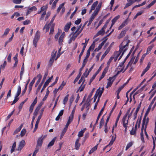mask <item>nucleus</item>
I'll return each instance as SVG.
<instances>
[{"label":"nucleus","instance_id":"20e7f679","mask_svg":"<svg viewBox=\"0 0 156 156\" xmlns=\"http://www.w3.org/2000/svg\"><path fill=\"white\" fill-rule=\"evenodd\" d=\"M79 28H77L76 30V27H72L71 30L72 32L70 34L69 39V43L70 44L72 41H74L76 37L80 33L78 30H79Z\"/></svg>","mask_w":156,"mask_h":156},{"label":"nucleus","instance_id":"f257e3e1","mask_svg":"<svg viewBox=\"0 0 156 156\" xmlns=\"http://www.w3.org/2000/svg\"><path fill=\"white\" fill-rule=\"evenodd\" d=\"M98 1H96L92 4L91 6L90 9L89 11V13H91L93 10H94V11L89 19V23L87 24L88 26L91 24L93 20L98 15L101 9L102 2H101L98 4Z\"/></svg>","mask_w":156,"mask_h":156},{"label":"nucleus","instance_id":"6e6552de","mask_svg":"<svg viewBox=\"0 0 156 156\" xmlns=\"http://www.w3.org/2000/svg\"><path fill=\"white\" fill-rule=\"evenodd\" d=\"M116 75H115L112 77H110L108 79V82L107 83L106 88H108L109 87H110L112 86L113 81L116 78Z\"/></svg>","mask_w":156,"mask_h":156},{"label":"nucleus","instance_id":"3c124183","mask_svg":"<svg viewBox=\"0 0 156 156\" xmlns=\"http://www.w3.org/2000/svg\"><path fill=\"white\" fill-rule=\"evenodd\" d=\"M49 91L48 90H47V91L46 92V94H45V96L42 99V100L43 101H44L45 100H46V99L47 98L49 94Z\"/></svg>","mask_w":156,"mask_h":156},{"label":"nucleus","instance_id":"37998d69","mask_svg":"<svg viewBox=\"0 0 156 156\" xmlns=\"http://www.w3.org/2000/svg\"><path fill=\"white\" fill-rule=\"evenodd\" d=\"M88 69H87L85 72L83 74L82 76H83V77L84 78V77H87L88 75H89V72L88 71H87Z\"/></svg>","mask_w":156,"mask_h":156},{"label":"nucleus","instance_id":"a19ab883","mask_svg":"<svg viewBox=\"0 0 156 156\" xmlns=\"http://www.w3.org/2000/svg\"><path fill=\"white\" fill-rule=\"evenodd\" d=\"M26 133V130L25 129H23L20 132V136L21 137L23 136Z\"/></svg>","mask_w":156,"mask_h":156},{"label":"nucleus","instance_id":"7c9ffc66","mask_svg":"<svg viewBox=\"0 0 156 156\" xmlns=\"http://www.w3.org/2000/svg\"><path fill=\"white\" fill-rule=\"evenodd\" d=\"M98 145V144L95 146L94 147H93L89 152V154H91L94 151H96L97 149Z\"/></svg>","mask_w":156,"mask_h":156},{"label":"nucleus","instance_id":"f03ea898","mask_svg":"<svg viewBox=\"0 0 156 156\" xmlns=\"http://www.w3.org/2000/svg\"><path fill=\"white\" fill-rule=\"evenodd\" d=\"M148 123V119H144L143 120V123L142 125V127L141 128V131L140 133V138L141 140H142L143 143H144V133L143 131H144L145 133L146 136L147 138L148 139V136L146 132V128L147 124Z\"/></svg>","mask_w":156,"mask_h":156},{"label":"nucleus","instance_id":"423d86ee","mask_svg":"<svg viewBox=\"0 0 156 156\" xmlns=\"http://www.w3.org/2000/svg\"><path fill=\"white\" fill-rule=\"evenodd\" d=\"M125 60L121 62L119 64V65L118 66L117 69V72L116 75L119 74L120 73L122 72L123 73L125 71V70H124V63L125 62Z\"/></svg>","mask_w":156,"mask_h":156},{"label":"nucleus","instance_id":"4468645a","mask_svg":"<svg viewBox=\"0 0 156 156\" xmlns=\"http://www.w3.org/2000/svg\"><path fill=\"white\" fill-rule=\"evenodd\" d=\"M128 23V20L126 19L122 23L121 25L118 27V30H119L126 26Z\"/></svg>","mask_w":156,"mask_h":156},{"label":"nucleus","instance_id":"473e14b6","mask_svg":"<svg viewBox=\"0 0 156 156\" xmlns=\"http://www.w3.org/2000/svg\"><path fill=\"white\" fill-rule=\"evenodd\" d=\"M21 92V88L20 85L19 86L17 87V90L16 95L19 96Z\"/></svg>","mask_w":156,"mask_h":156},{"label":"nucleus","instance_id":"39448f33","mask_svg":"<svg viewBox=\"0 0 156 156\" xmlns=\"http://www.w3.org/2000/svg\"><path fill=\"white\" fill-rule=\"evenodd\" d=\"M40 33L39 31L37 30L35 34L33 40V44L35 48H36L37 47V43L40 38Z\"/></svg>","mask_w":156,"mask_h":156},{"label":"nucleus","instance_id":"dca6fc26","mask_svg":"<svg viewBox=\"0 0 156 156\" xmlns=\"http://www.w3.org/2000/svg\"><path fill=\"white\" fill-rule=\"evenodd\" d=\"M80 138H78L76 140L75 144V149L78 150L79 149L80 144L79 143Z\"/></svg>","mask_w":156,"mask_h":156},{"label":"nucleus","instance_id":"6ab92c4d","mask_svg":"<svg viewBox=\"0 0 156 156\" xmlns=\"http://www.w3.org/2000/svg\"><path fill=\"white\" fill-rule=\"evenodd\" d=\"M65 36V33H63L60 36L58 39V42L60 45L62 44V42L63 41V38Z\"/></svg>","mask_w":156,"mask_h":156},{"label":"nucleus","instance_id":"e433bc0d","mask_svg":"<svg viewBox=\"0 0 156 156\" xmlns=\"http://www.w3.org/2000/svg\"><path fill=\"white\" fill-rule=\"evenodd\" d=\"M104 119L103 117L101 119L100 123L99 128L101 129L102 127V126L104 124Z\"/></svg>","mask_w":156,"mask_h":156},{"label":"nucleus","instance_id":"864d4df0","mask_svg":"<svg viewBox=\"0 0 156 156\" xmlns=\"http://www.w3.org/2000/svg\"><path fill=\"white\" fill-rule=\"evenodd\" d=\"M14 111V110L11 113H10V114H9L8 115V116H7V117L6 118V121H7L8 119H9L10 118V117H11V115L13 114Z\"/></svg>","mask_w":156,"mask_h":156},{"label":"nucleus","instance_id":"c85d7f7f","mask_svg":"<svg viewBox=\"0 0 156 156\" xmlns=\"http://www.w3.org/2000/svg\"><path fill=\"white\" fill-rule=\"evenodd\" d=\"M126 32V31L125 30H122L120 34L118 36V37L119 38H120L123 37L125 36Z\"/></svg>","mask_w":156,"mask_h":156},{"label":"nucleus","instance_id":"8fccbe9b","mask_svg":"<svg viewBox=\"0 0 156 156\" xmlns=\"http://www.w3.org/2000/svg\"><path fill=\"white\" fill-rule=\"evenodd\" d=\"M66 130H67L64 129L62 131V133L61 134L60 138V139H61L62 138V137L64 135L66 131Z\"/></svg>","mask_w":156,"mask_h":156},{"label":"nucleus","instance_id":"69168bd1","mask_svg":"<svg viewBox=\"0 0 156 156\" xmlns=\"http://www.w3.org/2000/svg\"><path fill=\"white\" fill-rule=\"evenodd\" d=\"M81 19H78L77 20H76L75 22V23L76 24L78 25L80 24V23L81 22Z\"/></svg>","mask_w":156,"mask_h":156},{"label":"nucleus","instance_id":"2f4dec72","mask_svg":"<svg viewBox=\"0 0 156 156\" xmlns=\"http://www.w3.org/2000/svg\"><path fill=\"white\" fill-rule=\"evenodd\" d=\"M23 127V125L21 124L17 129L14 131L13 133V134L15 135L18 132H19L21 129Z\"/></svg>","mask_w":156,"mask_h":156},{"label":"nucleus","instance_id":"79ce46f5","mask_svg":"<svg viewBox=\"0 0 156 156\" xmlns=\"http://www.w3.org/2000/svg\"><path fill=\"white\" fill-rule=\"evenodd\" d=\"M69 95H67L65 97L64 99L63 100V103L64 105H65L68 101Z\"/></svg>","mask_w":156,"mask_h":156},{"label":"nucleus","instance_id":"f8f14e48","mask_svg":"<svg viewBox=\"0 0 156 156\" xmlns=\"http://www.w3.org/2000/svg\"><path fill=\"white\" fill-rule=\"evenodd\" d=\"M128 119H127V118H126V116H125L123 117L122 119V122L124 127L127 126Z\"/></svg>","mask_w":156,"mask_h":156},{"label":"nucleus","instance_id":"774afa93","mask_svg":"<svg viewBox=\"0 0 156 156\" xmlns=\"http://www.w3.org/2000/svg\"><path fill=\"white\" fill-rule=\"evenodd\" d=\"M30 21L29 20H26L25 21H23V25H27L28 24H29L30 23Z\"/></svg>","mask_w":156,"mask_h":156},{"label":"nucleus","instance_id":"f3484780","mask_svg":"<svg viewBox=\"0 0 156 156\" xmlns=\"http://www.w3.org/2000/svg\"><path fill=\"white\" fill-rule=\"evenodd\" d=\"M71 25V22L67 23L64 27V31L66 32H68L69 30V29L70 28Z\"/></svg>","mask_w":156,"mask_h":156},{"label":"nucleus","instance_id":"a878e982","mask_svg":"<svg viewBox=\"0 0 156 156\" xmlns=\"http://www.w3.org/2000/svg\"><path fill=\"white\" fill-rule=\"evenodd\" d=\"M56 137H54L53 139L51 140V141L49 143V144L48 145V147H49L52 146L55 142L56 140Z\"/></svg>","mask_w":156,"mask_h":156},{"label":"nucleus","instance_id":"cd10ccee","mask_svg":"<svg viewBox=\"0 0 156 156\" xmlns=\"http://www.w3.org/2000/svg\"><path fill=\"white\" fill-rule=\"evenodd\" d=\"M120 17V16L118 15L115 17L112 20V24L111 27L115 23L117 20Z\"/></svg>","mask_w":156,"mask_h":156},{"label":"nucleus","instance_id":"c9c22d12","mask_svg":"<svg viewBox=\"0 0 156 156\" xmlns=\"http://www.w3.org/2000/svg\"><path fill=\"white\" fill-rule=\"evenodd\" d=\"M55 26V24H52L51 25V27L50 28V31L49 33L50 34H53L54 31V27Z\"/></svg>","mask_w":156,"mask_h":156},{"label":"nucleus","instance_id":"338daca9","mask_svg":"<svg viewBox=\"0 0 156 156\" xmlns=\"http://www.w3.org/2000/svg\"><path fill=\"white\" fill-rule=\"evenodd\" d=\"M147 54V53L144 54L142 55V57H141L140 59V62H143V60L144 59V58L146 56V55Z\"/></svg>","mask_w":156,"mask_h":156},{"label":"nucleus","instance_id":"aec40b11","mask_svg":"<svg viewBox=\"0 0 156 156\" xmlns=\"http://www.w3.org/2000/svg\"><path fill=\"white\" fill-rule=\"evenodd\" d=\"M43 140V138L41 137L38 139L37 142V147L38 148V146L41 147L42 145Z\"/></svg>","mask_w":156,"mask_h":156},{"label":"nucleus","instance_id":"09e8293b","mask_svg":"<svg viewBox=\"0 0 156 156\" xmlns=\"http://www.w3.org/2000/svg\"><path fill=\"white\" fill-rule=\"evenodd\" d=\"M48 8V6L47 5L41 7V11H46Z\"/></svg>","mask_w":156,"mask_h":156},{"label":"nucleus","instance_id":"603ef678","mask_svg":"<svg viewBox=\"0 0 156 156\" xmlns=\"http://www.w3.org/2000/svg\"><path fill=\"white\" fill-rule=\"evenodd\" d=\"M73 118V116L70 115L69 117V119L68 120L67 122L70 123L72 121Z\"/></svg>","mask_w":156,"mask_h":156},{"label":"nucleus","instance_id":"f704fd0d","mask_svg":"<svg viewBox=\"0 0 156 156\" xmlns=\"http://www.w3.org/2000/svg\"><path fill=\"white\" fill-rule=\"evenodd\" d=\"M151 64V63L149 62L147 64V66L143 71L145 73H146L150 69Z\"/></svg>","mask_w":156,"mask_h":156},{"label":"nucleus","instance_id":"49530a36","mask_svg":"<svg viewBox=\"0 0 156 156\" xmlns=\"http://www.w3.org/2000/svg\"><path fill=\"white\" fill-rule=\"evenodd\" d=\"M84 50H85V49H84V48H83L81 52H80V54L79 55V62H80L81 56L83 55Z\"/></svg>","mask_w":156,"mask_h":156},{"label":"nucleus","instance_id":"0eeeda50","mask_svg":"<svg viewBox=\"0 0 156 156\" xmlns=\"http://www.w3.org/2000/svg\"><path fill=\"white\" fill-rule=\"evenodd\" d=\"M107 23H107L104 25L101 29L98 31V32L94 35V37H96L100 35H103L105 34V30L107 27Z\"/></svg>","mask_w":156,"mask_h":156},{"label":"nucleus","instance_id":"9d476101","mask_svg":"<svg viewBox=\"0 0 156 156\" xmlns=\"http://www.w3.org/2000/svg\"><path fill=\"white\" fill-rule=\"evenodd\" d=\"M140 124V121H137L136 124L135 126V128H133L130 131V134L131 135H134L136 134V130L137 129V126H138V127H139Z\"/></svg>","mask_w":156,"mask_h":156},{"label":"nucleus","instance_id":"e2e57ef3","mask_svg":"<svg viewBox=\"0 0 156 156\" xmlns=\"http://www.w3.org/2000/svg\"><path fill=\"white\" fill-rule=\"evenodd\" d=\"M108 69V66H107L104 69L102 73L105 75L106 73H107Z\"/></svg>","mask_w":156,"mask_h":156},{"label":"nucleus","instance_id":"ddd939ff","mask_svg":"<svg viewBox=\"0 0 156 156\" xmlns=\"http://www.w3.org/2000/svg\"><path fill=\"white\" fill-rule=\"evenodd\" d=\"M25 145V141L22 140L20 143L18 148V150L20 151Z\"/></svg>","mask_w":156,"mask_h":156},{"label":"nucleus","instance_id":"4be33fe9","mask_svg":"<svg viewBox=\"0 0 156 156\" xmlns=\"http://www.w3.org/2000/svg\"><path fill=\"white\" fill-rule=\"evenodd\" d=\"M152 105H150L149 106V107L148 108V109H147V111L145 113V115H144V118H143V119H148V121H149V119H148V117H147V115H148V113H149V112H150V111L151 109V107L152 106Z\"/></svg>","mask_w":156,"mask_h":156},{"label":"nucleus","instance_id":"de8ad7c7","mask_svg":"<svg viewBox=\"0 0 156 156\" xmlns=\"http://www.w3.org/2000/svg\"><path fill=\"white\" fill-rule=\"evenodd\" d=\"M56 53V51L55 50H53L51 53V57H53V58H55Z\"/></svg>","mask_w":156,"mask_h":156},{"label":"nucleus","instance_id":"5701e85b","mask_svg":"<svg viewBox=\"0 0 156 156\" xmlns=\"http://www.w3.org/2000/svg\"><path fill=\"white\" fill-rule=\"evenodd\" d=\"M103 93L102 91L101 90V89L99 88L97 90L95 95L96 96H98L99 98H100Z\"/></svg>","mask_w":156,"mask_h":156},{"label":"nucleus","instance_id":"a211bd4d","mask_svg":"<svg viewBox=\"0 0 156 156\" xmlns=\"http://www.w3.org/2000/svg\"><path fill=\"white\" fill-rule=\"evenodd\" d=\"M104 110V107H103L101 110L98 116L97 119L96 121V122H95V124L94 125V126H95L98 123V121L100 118V117L101 115L102 114V113Z\"/></svg>","mask_w":156,"mask_h":156},{"label":"nucleus","instance_id":"b1692460","mask_svg":"<svg viewBox=\"0 0 156 156\" xmlns=\"http://www.w3.org/2000/svg\"><path fill=\"white\" fill-rule=\"evenodd\" d=\"M89 22V21H86L84 23V24H83V25L82 26V27H81V26H82V24H80V26L78 27V28H79V30H78L80 33H81V32H82V31L83 30V29L84 27L86 25L87 23V22Z\"/></svg>","mask_w":156,"mask_h":156},{"label":"nucleus","instance_id":"a18cd8bd","mask_svg":"<svg viewBox=\"0 0 156 156\" xmlns=\"http://www.w3.org/2000/svg\"><path fill=\"white\" fill-rule=\"evenodd\" d=\"M10 30L9 28H7L5 30L4 33L2 35V37L6 35L9 31Z\"/></svg>","mask_w":156,"mask_h":156},{"label":"nucleus","instance_id":"4c0bfd02","mask_svg":"<svg viewBox=\"0 0 156 156\" xmlns=\"http://www.w3.org/2000/svg\"><path fill=\"white\" fill-rule=\"evenodd\" d=\"M133 142H129L127 144L126 148V150L127 151L129 148H130L133 144Z\"/></svg>","mask_w":156,"mask_h":156},{"label":"nucleus","instance_id":"6e6d98bb","mask_svg":"<svg viewBox=\"0 0 156 156\" xmlns=\"http://www.w3.org/2000/svg\"><path fill=\"white\" fill-rule=\"evenodd\" d=\"M22 0H13L12 2L16 4H20L21 3Z\"/></svg>","mask_w":156,"mask_h":156},{"label":"nucleus","instance_id":"680f3d73","mask_svg":"<svg viewBox=\"0 0 156 156\" xmlns=\"http://www.w3.org/2000/svg\"><path fill=\"white\" fill-rule=\"evenodd\" d=\"M6 62L5 61L4 62L3 64V65H2L0 66V69H4L5 68L6 65Z\"/></svg>","mask_w":156,"mask_h":156},{"label":"nucleus","instance_id":"393cba45","mask_svg":"<svg viewBox=\"0 0 156 156\" xmlns=\"http://www.w3.org/2000/svg\"><path fill=\"white\" fill-rule=\"evenodd\" d=\"M37 9V8L35 6H33L29 9H28L27 12V15L28 14H30L32 11H35Z\"/></svg>","mask_w":156,"mask_h":156},{"label":"nucleus","instance_id":"7ed1b4c3","mask_svg":"<svg viewBox=\"0 0 156 156\" xmlns=\"http://www.w3.org/2000/svg\"><path fill=\"white\" fill-rule=\"evenodd\" d=\"M129 41L128 40H124L120 45L119 53L117 55V57L122 52L121 55L119 59H120L122 56L123 55L125 52L127 50Z\"/></svg>","mask_w":156,"mask_h":156},{"label":"nucleus","instance_id":"1a4fd4ad","mask_svg":"<svg viewBox=\"0 0 156 156\" xmlns=\"http://www.w3.org/2000/svg\"><path fill=\"white\" fill-rule=\"evenodd\" d=\"M48 73L47 72H46L44 73V76L43 79L42 80V82H41V83L39 84V85L36 92V94H37L39 92V91L40 90V89L41 88V87L42 86V84H43L44 81H45V79H46L47 76L48 75Z\"/></svg>","mask_w":156,"mask_h":156},{"label":"nucleus","instance_id":"5fc2aeb1","mask_svg":"<svg viewBox=\"0 0 156 156\" xmlns=\"http://www.w3.org/2000/svg\"><path fill=\"white\" fill-rule=\"evenodd\" d=\"M82 85L83 84H82V85L80 87L79 89V90L80 91V92L82 91L83 90L85 87V84L83 85Z\"/></svg>","mask_w":156,"mask_h":156},{"label":"nucleus","instance_id":"bf43d9fd","mask_svg":"<svg viewBox=\"0 0 156 156\" xmlns=\"http://www.w3.org/2000/svg\"><path fill=\"white\" fill-rule=\"evenodd\" d=\"M61 47L58 50V53L57 55L56 58L55 59V60H56L61 55V53H60V51H61Z\"/></svg>","mask_w":156,"mask_h":156},{"label":"nucleus","instance_id":"412c9836","mask_svg":"<svg viewBox=\"0 0 156 156\" xmlns=\"http://www.w3.org/2000/svg\"><path fill=\"white\" fill-rule=\"evenodd\" d=\"M103 41L100 44L98 47L97 48L99 50H100L101 48H102V47L104 45L105 43L106 42V41L107 40V38H106V37H105L103 39Z\"/></svg>","mask_w":156,"mask_h":156},{"label":"nucleus","instance_id":"052dcab7","mask_svg":"<svg viewBox=\"0 0 156 156\" xmlns=\"http://www.w3.org/2000/svg\"><path fill=\"white\" fill-rule=\"evenodd\" d=\"M40 109H39L37 108H36V109L34 111V116H36L37 115L38 112V111Z\"/></svg>","mask_w":156,"mask_h":156},{"label":"nucleus","instance_id":"c03bdc74","mask_svg":"<svg viewBox=\"0 0 156 156\" xmlns=\"http://www.w3.org/2000/svg\"><path fill=\"white\" fill-rule=\"evenodd\" d=\"M95 90V88H94L92 89V91L90 93V94L89 95V96L88 97L87 99V100H90L91 97V96L92 95L93 93L94 92Z\"/></svg>","mask_w":156,"mask_h":156},{"label":"nucleus","instance_id":"9b49d317","mask_svg":"<svg viewBox=\"0 0 156 156\" xmlns=\"http://www.w3.org/2000/svg\"><path fill=\"white\" fill-rule=\"evenodd\" d=\"M37 103V97H36L34 99V101L32 104L31 105L29 109V112L30 113H31L33 111L34 108Z\"/></svg>","mask_w":156,"mask_h":156},{"label":"nucleus","instance_id":"13d9d810","mask_svg":"<svg viewBox=\"0 0 156 156\" xmlns=\"http://www.w3.org/2000/svg\"><path fill=\"white\" fill-rule=\"evenodd\" d=\"M55 59V58H53V57H51V58L50 59L49 61V65H52Z\"/></svg>","mask_w":156,"mask_h":156},{"label":"nucleus","instance_id":"bb28decb","mask_svg":"<svg viewBox=\"0 0 156 156\" xmlns=\"http://www.w3.org/2000/svg\"><path fill=\"white\" fill-rule=\"evenodd\" d=\"M86 129L85 128L83 129H82L80 131H79L78 134V136L79 137L78 138H80V137L83 136V133Z\"/></svg>","mask_w":156,"mask_h":156},{"label":"nucleus","instance_id":"ea45409f","mask_svg":"<svg viewBox=\"0 0 156 156\" xmlns=\"http://www.w3.org/2000/svg\"><path fill=\"white\" fill-rule=\"evenodd\" d=\"M18 96H17V95H15L14 99L12 103L11 104V105L14 104L16 103L17 101L19 100V98H18Z\"/></svg>","mask_w":156,"mask_h":156},{"label":"nucleus","instance_id":"2eb2a0df","mask_svg":"<svg viewBox=\"0 0 156 156\" xmlns=\"http://www.w3.org/2000/svg\"><path fill=\"white\" fill-rule=\"evenodd\" d=\"M134 109V108L131 111V112H130V108H129L127 111V112L126 113V115L125 116H126V117L127 116H128V119H129V118L131 116V115H132L133 113V110Z\"/></svg>","mask_w":156,"mask_h":156},{"label":"nucleus","instance_id":"4d7b16f0","mask_svg":"<svg viewBox=\"0 0 156 156\" xmlns=\"http://www.w3.org/2000/svg\"><path fill=\"white\" fill-rule=\"evenodd\" d=\"M82 81H83V82L82 83V84H83L84 83V81H85V80L84 79V78L83 77V76H82L80 79L79 80V82H78L79 84H80Z\"/></svg>","mask_w":156,"mask_h":156},{"label":"nucleus","instance_id":"72a5a7b5","mask_svg":"<svg viewBox=\"0 0 156 156\" xmlns=\"http://www.w3.org/2000/svg\"><path fill=\"white\" fill-rule=\"evenodd\" d=\"M151 64V63L149 62L147 64V66L143 71L145 73H146L150 69Z\"/></svg>","mask_w":156,"mask_h":156},{"label":"nucleus","instance_id":"c756f323","mask_svg":"<svg viewBox=\"0 0 156 156\" xmlns=\"http://www.w3.org/2000/svg\"><path fill=\"white\" fill-rule=\"evenodd\" d=\"M50 25V24L49 23L48 24H46L44 26V27L43 28V30H45V32L46 33L48 31L49 29Z\"/></svg>","mask_w":156,"mask_h":156},{"label":"nucleus","instance_id":"58836bf2","mask_svg":"<svg viewBox=\"0 0 156 156\" xmlns=\"http://www.w3.org/2000/svg\"><path fill=\"white\" fill-rule=\"evenodd\" d=\"M81 75V73H80V72H79L78 75L77 76L76 78L75 79L73 83H75L78 81V80H79V79L80 78Z\"/></svg>","mask_w":156,"mask_h":156},{"label":"nucleus","instance_id":"0e129e2a","mask_svg":"<svg viewBox=\"0 0 156 156\" xmlns=\"http://www.w3.org/2000/svg\"><path fill=\"white\" fill-rule=\"evenodd\" d=\"M39 150V148L36 147L32 156H35L36 154L38 151Z\"/></svg>","mask_w":156,"mask_h":156}]
</instances>
